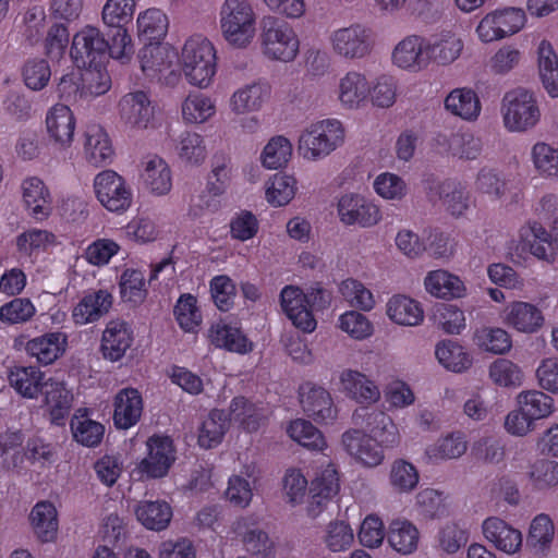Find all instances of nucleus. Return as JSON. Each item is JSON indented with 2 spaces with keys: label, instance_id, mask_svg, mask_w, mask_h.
<instances>
[{
  "label": "nucleus",
  "instance_id": "obj_1",
  "mask_svg": "<svg viewBox=\"0 0 558 558\" xmlns=\"http://www.w3.org/2000/svg\"><path fill=\"white\" fill-rule=\"evenodd\" d=\"M219 16L222 37L230 46L243 49L252 43L256 15L248 0H225Z\"/></svg>",
  "mask_w": 558,
  "mask_h": 558
},
{
  "label": "nucleus",
  "instance_id": "obj_2",
  "mask_svg": "<svg viewBox=\"0 0 558 558\" xmlns=\"http://www.w3.org/2000/svg\"><path fill=\"white\" fill-rule=\"evenodd\" d=\"M181 63L185 77L192 85L207 87L216 73V51L213 44L202 37L190 38L182 48Z\"/></svg>",
  "mask_w": 558,
  "mask_h": 558
},
{
  "label": "nucleus",
  "instance_id": "obj_3",
  "mask_svg": "<svg viewBox=\"0 0 558 558\" xmlns=\"http://www.w3.org/2000/svg\"><path fill=\"white\" fill-rule=\"evenodd\" d=\"M259 28L263 51L268 58L283 62L294 60L299 52V39L286 21L266 15L260 20Z\"/></svg>",
  "mask_w": 558,
  "mask_h": 558
},
{
  "label": "nucleus",
  "instance_id": "obj_4",
  "mask_svg": "<svg viewBox=\"0 0 558 558\" xmlns=\"http://www.w3.org/2000/svg\"><path fill=\"white\" fill-rule=\"evenodd\" d=\"M344 132L338 120H325L312 124L299 140V150L307 159H318L329 155L342 142Z\"/></svg>",
  "mask_w": 558,
  "mask_h": 558
},
{
  "label": "nucleus",
  "instance_id": "obj_5",
  "mask_svg": "<svg viewBox=\"0 0 558 558\" xmlns=\"http://www.w3.org/2000/svg\"><path fill=\"white\" fill-rule=\"evenodd\" d=\"M502 113L506 128L519 132L533 128L541 117L533 94L523 88L506 93Z\"/></svg>",
  "mask_w": 558,
  "mask_h": 558
},
{
  "label": "nucleus",
  "instance_id": "obj_6",
  "mask_svg": "<svg viewBox=\"0 0 558 558\" xmlns=\"http://www.w3.org/2000/svg\"><path fill=\"white\" fill-rule=\"evenodd\" d=\"M108 39L93 26L76 33L72 40L71 57L77 68L102 64L108 54Z\"/></svg>",
  "mask_w": 558,
  "mask_h": 558
},
{
  "label": "nucleus",
  "instance_id": "obj_7",
  "mask_svg": "<svg viewBox=\"0 0 558 558\" xmlns=\"http://www.w3.org/2000/svg\"><path fill=\"white\" fill-rule=\"evenodd\" d=\"M98 201L110 211L126 210L132 203V193L124 179L112 170L98 173L94 182Z\"/></svg>",
  "mask_w": 558,
  "mask_h": 558
},
{
  "label": "nucleus",
  "instance_id": "obj_8",
  "mask_svg": "<svg viewBox=\"0 0 558 558\" xmlns=\"http://www.w3.org/2000/svg\"><path fill=\"white\" fill-rule=\"evenodd\" d=\"M525 15L520 9L508 8L487 14L480 22L476 32L485 43L515 34L524 25Z\"/></svg>",
  "mask_w": 558,
  "mask_h": 558
},
{
  "label": "nucleus",
  "instance_id": "obj_9",
  "mask_svg": "<svg viewBox=\"0 0 558 558\" xmlns=\"http://www.w3.org/2000/svg\"><path fill=\"white\" fill-rule=\"evenodd\" d=\"M355 425L363 424L380 448H393L400 442V434L391 417L385 412L361 408L352 415Z\"/></svg>",
  "mask_w": 558,
  "mask_h": 558
},
{
  "label": "nucleus",
  "instance_id": "obj_10",
  "mask_svg": "<svg viewBox=\"0 0 558 558\" xmlns=\"http://www.w3.org/2000/svg\"><path fill=\"white\" fill-rule=\"evenodd\" d=\"M333 50L347 59H361L371 52V33L360 25L353 24L339 28L331 35Z\"/></svg>",
  "mask_w": 558,
  "mask_h": 558
},
{
  "label": "nucleus",
  "instance_id": "obj_11",
  "mask_svg": "<svg viewBox=\"0 0 558 558\" xmlns=\"http://www.w3.org/2000/svg\"><path fill=\"white\" fill-rule=\"evenodd\" d=\"M148 454L140 463V470L148 477L167 475L175 460L172 440L167 436H153L147 441Z\"/></svg>",
  "mask_w": 558,
  "mask_h": 558
},
{
  "label": "nucleus",
  "instance_id": "obj_12",
  "mask_svg": "<svg viewBox=\"0 0 558 558\" xmlns=\"http://www.w3.org/2000/svg\"><path fill=\"white\" fill-rule=\"evenodd\" d=\"M344 450L359 463L367 468H375L384 460V452L379 444L371 435L353 428L342 435Z\"/></svg>",
  "mask_w": 558,
  "mask_h": 558
},
{
  "label": "nucleus",
  "instance_id": "obj_13",
  "mask_svg": "<svg viewBox=\"0 0 558 558\" xmlns=\"http://www.w3.org/2000/svg\"><path fill=\"white\" fill-rule=\"evenodd\" d=\"M340 220L345 225H359L363 228L375 226L380 220L376 205L360 195H343L338 203Z\"/></svg>",
  "mask_w": 558,
  "mask_h": 558
},
{
  "label": "nucleus",
  "instance_id": "obj_14",
  "mask_svg": "<svg viewBox=\"0 0 558 558\" xmlns=\"http://www.w3.org/2000/svg\"><path fill=\"white\" fill-rule=\"evenodd\" d=\"M119 109L122 121L132 129L145 130L154 119L155 108L148 95L142 90L124 95Z\"/></svg>",
  "mask_w": 558,
  "mask_h": 558
},
{
  "label": "nucleus",
  "instance_id": "obj_15",
  "mask_svg": "<svg viewBox=\"0 0 558 558\" xmlns=\"http://www.w3.org/2000/svg\"><path fill=\"white\" fill-rule=\"evenodd\" d=\"M300 402L307 416L318 423L332 422L337 417L330 393L323 387L305 384L300 388Z\"/></svg>",
  "mask_w": 558,
  "mask_h": 558
},
{
  "label": "nucleus",
  "instance_id": "obj_16",
  "mask_svg": "<svg viewBox=\"0 0 558 558\" xmlns=\"http://www.w3.org/2000/svg\"><path fill=\"white\" fill-rule=\"evenodd\" d=\"M281 307L292 324L304 332L316 328V320L308 310L305 293L298 287L287 286L280 293Z\"/></svg>",
  "mask_w": 558,
  "mask_h": 558
},
{
  "label": "nucleus",
  "instance_id": "obj_17",
  "mask_svg": "<svg viewBox=\"0 0 558 558\" xmlns=\"http://www.w3.org/2000/svg\"><path fill=\"white\" fill-rule=\"evenodd\" d=\"M235 532L241 536L247 553L258 558H272L275 543L268 533L250 518H242L235 523Z\"/></svg>",
  "mask_w": 558,
  "mask_h": 558
},
{
  "label": "nucleus",
  "instance_id": "obj_18",
  "mask_svg": "<svg viewBox=\"0 0 558 558\" xmlns=\"http://www.w3.org/2000/svg\"><path fill=\"white\" fill-rule=\"evenodd\" d=\"M133 342L129 324L124 320H110L102 332L100 350L111 362L122 359Z\"/></svg>",
  "mask_w": 558,
  "mask_h": 558
},
{
  "label": "nucleus",
  "instance_id": "obj_19",
  "mask_svg": "<svg viewBox=\"0 0 558 558\" xmlns=\"http://www.w3.org/2000/svg\"><path fill=\"white\" fill-rule=\"evenodd\" d=\"M483 533L488 542L507 554H515L522 546V534L506 521L492 517L484 521Z\"/></svg>",
  "mask_w": 558,
  "mask_h": 558
},
{
  "label": "nucleus",
  "instance_id": "obj_20",
  "mask_svg": "<svg viewBox=\"0 0 558 558\" xmlns=\"http://www.w3.org/2000/svg\"><path fill=\"white\" fill-rule=\"evenodd\" d=\"M392 61L401 69H423L428 63L425 40L416 35L405 37L395 47Z\"/></svg>",
  "mask_w": 558,
  "mask_h": 558
},
{
  "label": "nucleus",
  "instance_id": "obj_21",
  "mask_svg": "<svg viewBox=\"0 0 558 558\" xmlns=\"http://www.w3.org/2000/svg\"><path fill=\"white\" fill-rule=\"evenodd\" d=\"M505 323L518 331L532 333L543 326L544 316L536 305L515 301L506 307Z\"/></svg>",
  "mask_w": 558,
  "mask_h": 558
},
{
  "label": "nucleus",
  "instance_id": "obj_22",
  "mask_svg": "<svg viewBox=\"0 0 558 558\" xmlns=\"http://www.w3.org/2000/svg\"><path fill=\"white\" fill-rule=\"evenodd\" d=\"M46 126L54 145L66 148L72 144L75 120L68 106H54L47 114Z\"/></svg>",
  "mask_w": 558,
  "mask_h": 558
},
{
  "label": "nucleus",
  "instance_id": "obj_23",
  "mask_svg": "<svg viewBox=\"0 0 558 558\" xmlns=\"http://www.w3.org/2000/svg\"><path fill=\"white\" fill-rule=\"evenodd\" d=\"M143 400L141 393L134 388L122 389L114 400L113 422L116 427L128 429L141 418Z\"/></svg>",
  "mask_w": 558,
  "mask_h": 558
},
{
  "label": "nucleus",
  "instance_id": "obj_24",
  "mask_svg": "<svg viewBox=\"0 0 558 558\" xmlns=\"http://www.w3.org/2000/svg\"><path fill=\"white\" fill-rule=\"evenodd\" d=\"M84 136L86 160L95 167L110 163L113 158V148L105 130L98 124H90L86 128Z\"/></svg>",
  "mask_w": 558,
  "mask_h": 558
},
{
  "label": "nucleus",
  "instance_id": "obj_25",
  "mask_svg": "<svg viewBox=\"0 0 558 558\" xmlns=\"http://www.w3.org/2000/svg\"><path fill=\"white\" fill-rule=\"evenodd\" d=\"M112 305V295L107 290L87 293L73 310L76 324L85 325L106 315Z\"/></svg>",
  "mask_w": 558,
  "mask_h": 558
},
{
  "label": "nucleus",
  "instance_id": "obj_26",
  "mask_svg": "<svg viewBox=\"0 0 558 558\" xmlns=\"http://www.w3.org/2000/svg\"><path fill=\"white\" fill-rule=\"evenodd\" d=\"M141 69L150 78H155L160 73L168 71L174 66L178 58L177 52L168 47L160 44L146 45L141 50Z\"/></svg>",
  "mask_w": 558,
  "mask_h": 558
},
{
  "label": "nucleus",
  "instance_id": "obj_27",
  "mask_svg": "<svg viewBox=\"0 0 558 558\" xmlns=\"http://www.w3.org/2000/svg\"><path fill=\"white\" fill-rule=\"evenodd\" d=\"M342 389L360 403H374L379 400L378 387L364 374L344 369L340 375Z\"/></svg>",
  "mask_w": 558,
  "mask_h": 558
},
{
  "label": "nucleus",
  "instance_id": "obj_28",
  "mask_svg": "<svg viewBox=\"0 0 558 558\" xmlns=\"http://www.w3.org/2000/svg\"><path fill=\"white\" fill-rule=\"evenodd\" d=\"M41 393L45 396V403L49 408L51 422L56 425H62L71 408L73 399L71 392L65 389L62 383L49 379L45 381Z\"/></svg>",
  "mask_w": 558,
  "mask_h": 558
},
{
  "label": "nucleus",
  "instance_id": "obj_29",
  "mask_svg": "<svg viewBox=\"0 0 558 558\" xmlns=\"http://www.w3.org/2000/svg\"><path fill=\"white\" fill-rule=\"evenodd\" d=\"M8 378L10 385L25 398H37L45 387L44 374L35 366H14Z\"/></svg>",
  "mask_w": 558,
  "mask_h": 558
},
{
  "label": "nucleus",
  "instance_id": "obj_30",
  "mask_svg": "<svg viewBox=\"0 0 558 558\" xmlns=\"http://www.w3.org/2000/svg\"><path fill=\"white\" fill-rule=\"evenodd\" d=\"M209 340L217 348H223L236 353H247L252 350V343L242 331L226 324H214L209 329Z\"/></svg>",
  "mask_w": 558,
  "mask_h": 558
},
{
  "label": "nucleus",
  "instance_id": "obj_31",
  "mask_svg": "<svg viewBox=\"0 0 558 558\" xmlns=\"http://www.w3.org/2000/svg\"><path fill=\"white\" fill-rule=\"evenodd\" d=\"M29 520L35 534L41 542L54 539L58 531V519L57 510L51 502H38L32 509Z\"/></svg>",
  "mask_w": 558,
  "mask_h": 558
},
{
  "label": "nucleus",
  "instance_id": "obj_32",
  "mask_svg": "<svg viewBox=\"0 0 558 558\" xmlns=\"http://www.w3.org/2000/svg\"><path fill=\"white\" fill-rule=\"evenodd\" d=\"M138 521L153 531L165 530L172 518V509L166 501H142L135 510Z\"/></svg>",
  "mask_w": 558,
  "mask_h": 558
},
{
  "label": "nucleus",
  "instance_id": "obj_33",
  "mask_svg": "<svg viewBox=\"0 0 558 558\" xmlns=\"http://www.w3.org/2000/svg\"><path fill=\"white\" fill-rule=\"evenodd\" d=\"M146 187L156 195L167 194L172 186L171 171L163 159L153 156L145 162L142 174Z\"/></svg>",
  "mask_w": 558,
  "mask_h": 558
},
{
  "label": "nucleus",
  "instance_id": "obj_34",
  "mask_svg": "<svg viewBox=\"0 0 558 558\" xmlns=\"http://www.w3.org/2000/svg\"><path fill=\"white\" fill-rule=\"evenodd\" d=\"M387 315L399 325L416 326L424 318L420 304L405 295H395L387 304Z\"/></svg>",
  "mask_w": 558,
  "mask_h": 558
},
{
  "label": "nucleus",
  "instance_id": "obj_35",
  "mask_svg": "<svg viewBox=\"0 0 558 558\" xmlns=\"http://www.w3.org/2000/svg\"><path fill=\"white\" fill-rule=\"evenodd\" d=\"M65 338L60 332L46 333L34 338L26 343V351L35 356L41 364L48 365L54 362L63 352L62 343Z\"/></svg>",
  "mask_w": 558,
  "mask_h": 558
},
{
  "label": "nucleus",
  "instance_id": "obj_36",
  "mask_svg": "<svg viewBox=\"0 0 558 558\" xmlns=\"http://www.w3.org/2000/svg\"><path fill=\"white\" fill-rule=\"evenodd\" d=\"M168 17L158 9H149L137 19L138 36L146 45L159 44L168 31Z\"/></svg>",
  "mask_w": 558,
  "mask_h": 558
},
{
  "label": "nucleus",
  "instance_id": "obj_37",
  "mask_svg": "<svg viewBox=\"0 0 558 558\" xmlns=\"http://www.w3.org/2000/svg\"><path fill=\"white\" fill-rule=\"evenodd\" d=\"M425 287L432 295L441 299L461 298L465 290L463 282L446 270L429 272Z\"/></svg>",
  "mask_w": 558,
  "mask_h": 558
},
{
  "label": "nucleus",
  "instance_id": "obj_38",
  "mask_svg": "<svg viewBox=\"0 0 558 558\" xmlns=\"http://www.w3.org/2000/svg\"><path fill=\"white\" fill-rule=\"evenodd\" d=\"M23 199L26 207L36 218L47 217L50 213V195L44 182L31 178L23 182Z\"/></svg>",
  "mask_w": 558,
  "mask_h": 558
},
{
  "label": "nucleus",
  "instance_id": "obj_39",
  "mask_svg": "<svg viewBox=\"0 0 558 558\" xmlns=\"http://www.w3.org/2000/svg\"><path fill=\"white\" fill-rule=\"evenodd\" d=\"M538 69L544 88L553 97H558V57L551 45L543 40L538 46Z\"/></svg>",
  "mask_w": 558,
  "mask_h": 558
},
{
  "label": "nucleus",
  "instance_id": "obj_40",
  "mask_svg": "<svg viewBox=\"0 0 558 558\" xmlns=\"http://www.w3.org/2000/svg\"><path fill=\"white\" fill-rule=\"evenodd\" d=\"M228 414L225 410L214 409L209 416L202 423L198 435V444L205 449L219 445L229 427Z\"/></svg>",
  "mask_w": 558,
  "mask_h": 558
},
{
  "label": "nucleus",
  "instance_id": "obj_41",
  "mask_svg": "<svg viewBox=\"0 0 558 558\" xmlns=\"http://www.w3.org/2000/svg\"><path fill=\"white\" fill-rule=\"evenodd\" d=\"M390 546L401 554H411L417 547L418 531L407 520H393L387 533Z\"/></svg>",
  "mask_w": 558,
  "mask_h": 558
},
{
  "label": "nucleus",
  "instance_id": "obj_42",
  "mask_svg": "<svg viewBox=\"0 0 558 558\" xmlns=\"http://www.w3.org/2000/svg\"><path fill=\"white\" fill-rule=\"evenodd\" d=\"M448 111L464 120L476 119L481 111L478 97L471 89H454L445 99Z\"/></svg>",
  "mask_w": 558,
  "mask_h": 558
},
{
  "label": "nucleus",
  "instance_id": "obj_43",
  "mask_svg": "<svg viewBox=\"0 0 558 558\" xmlns=\"http://www.w3.org/2000/svg\"><path fill=\"white\" fill-rule=\"evenodd\" d=\"M436 357L447 369L461 373L472 365V357L456 341L444 340L435 351Z\"/></svg>",
  "mask_w": 558,
  "mask_h": 558
},
{
  "label": "nucleus",
  "instance_id": "obj_44",
  "mask_svg": "<svg viewBox=\"0 0 558 558\" xmlns=\"http://www.w3.org/2000/svg\"><path fill=\"white\" fill-rule=\"evenodd\" d=\"M531 253L539 259L553 262L555 258L554 235L538 222H533L525 233Z\"/></svg>",
  "mask_w": 558,
  "mask_h": 558
},
{
  "label": "nucleus",
  "instance_id": "obj_45",
  "mask_svg": "<svg viewBox=\"0 0 558 558\" xmlns=\"http://www.w3.org/2000/svg\"><path fill=\"white\" fill-rule=\"evenodd\" d=\"M517 400L521 409L534 421L547 417L554 412V399L539 390L522 391Z\"/></svg>",
  "mask_w": 558,
  "mask_h": 558
},
{
  "label": "nucleus",
  "instance_id": "obj_46",
  "mask_svg": "<svg viewBox=\"0 0 558 558\" xmlns=\"http://www.w3.org/2000/svg\"><path fill=\"white\" fill-rule=\"evenodd\" d=\"M474 341L478 348L494 354H505L512 347L510 335L498 327H484L476 330Z\"/></svg>",
  "mask_w": 558,
  "mask_h": 558
},
{
  "label": "nucleus",
  "instance_id": "obj_47",
  "mask_svg": "<svg viewBox=\"0 0 558 558\" xmlns=\"http://www.w3.org/2000/svg\"><path fill=\"white\" fill-rule=\"evenodd\" d=\"M371 93L369 85L364 75L357 72H349L340 81V100L342 104L353 107L364 100Z\"/></svg>",
  "mask_w": 558,
  "mask_h": 558
},
{
  "label": "nucleus",
  "instance_id": "obj_48",
  "mask_svg": "<svg viewBox=\"0 0 558 558\" xmlns=\"http://www.w3.org/2000/svg\"><path fill=\"white\" fill-rule=\"evenodd\" d=\"M296 181L293 177L276 173L266 184V199L274 206L289 204L295 195Z\"/></svg>",
  "mask_w": 558,
  "mask_h": 558
},
{
  "label": "nucleus",
  "instance_id": "obj_49",
  "mask_svg": "<svg viewBox=\"0 0 558 558\" xmlns=\"http://www.w3.org/2000/svg\"><path fill=\"white\" fill-rule=\"evenodd\" d=\"M229 422L234 421L248 432L256 430L259 426L262 415L255 404L244 397H235L231 401L229 410L226 411Z\"/></svg>",
  "mask_w": 558,
  "mask_h": 558
},
{
  "label": "nucleus",
  "instance_id": "obj_50",
  "mask_svg": "<svg viewBox=\"0 0 558 558\" xmlns=\"http://www.w3.org/2000/svg\"><path fill=\"white\" fill-rule=\"evenodd\" d=\"M288 433L293 440L305 448L323 450L326 446L322 432L310 421L302 418L293 421L288 428Z\"/></svg>",
  "mask_w": 558,
  "mask_h": 558
},
{
  "label": "nucleus",
  "instance_id": "obj_51",
  "mask_svg": "<svg viewBox=\"0 0 558 558\" xmlns=\"http://www.w3.org/2000/svg\"><path fill=\"white\" fill-rule=\"evenodd\" d=\"M71 430L74 439L86 447H95L100 444L105 427L102 424L87 416H74L71 420Z\"/></svg>",
  "mask_w": 558,
  "mask_h": 558
},
{
  "label": "nucleus",
  "instance_id": "obj_52",
  "mask_svg": "<svg viewBox=\"0 0 558 558\" xmlns=\"http://www.w3.org/2000/svg\"><path fill=\"white\" fill-rule=\"evenodd\" d=\"M86 100L106 94L111 87V78L101 64L85 66L81 72Z\"/></svg>",
  "mask_w": 558,
  "mask_h": 558
},
{
  "label": "nucleus",
  "instance_id": "obj_53",
  "mask_svg": "<svg viewBox=\"0 0 558 558\" xmlns=\"http://www.w3.org/2000/svg\"><path fill=\"white\" fill-rule=\"evenodd\" d=\"M339 480L335 469L324 470L319 476L312 481L310 493L312 505L320 507L324 501L331 499L339 492Z\"/></svg>",
  "mask_w": 558,
  "mask_h": 558
},
{
  "label": "nucleus",
  "instance_id": "obj_54",
  "mask_svg": "<svg viewBox=\"0 0 558 558\" xmlns=\"http://www.w3.org/2000/svg\"><path fill=\"white\" fill-rule=\"evenodd\" d=\"M292 155V145L283 136L272 137L262 153V162L268 169L286 166Z\"/></svg>",
  "mask_w": 558,
  "mask_h": 558
},
{
  "label": "nucleus",
  "instance_id": "obj_55",
  "mask_svg": "<svg viewBox=\"0 0 558 558\" xmlns=\"http://www.w3.org/2000/svg\"><path fill=\"white\" fill-rule=\"evenodd\" d=\"M389 480L397 492L410 493L418 483V472L412 463L399 459L391 465Z\"/></svg>",
  "mask_w": 558,
  "mask_h": 558
},
{
  "label": "nucleus",
  "instance_id": "obj_56",
  "mask_svg": "<svg viewBox=\"0 0 558 558\" xmlns=\"http://www.w3.org/2000/svg\"><path fill=\"white\" fill-rule=\"evenodd\" d=\"M268 88L260 84H252L238 90L232 97L233 110L245 112L257 110L268 97Z\"/></svg>",
  "mask_w": 558,
  "mask_h": 558
},
{
  "label": "nucleus",
  "instance_id": "obj_57",
  "mask_svg": "<svg viewBox=\"0 0 558 558\" xmlns=\"http://www.w3.org/2000/svg\"><path fill=\"white\" fill-rule=\"evenodd\" d=\"M215 113L213 101L201 93L191 94L182 105V114L185 121L202 123Z\"/></svg>",
  "mask_w": 558,
  "mask_h": 558
},
{
  "label": "nucleus",
  "instance_id": "obj_58",
  "mask_svg": "<svg viewBox=\"0 0 558 558\" xmlns=\"http://www.w3.org/2000/svg\"><path fill=\"white\" fill-rule=\"evenodd\" d=\"M555 527L547 514L536 515L530 526L526 545L536 549L544 550L553 542Z\"/></svg>",
  "mask_w": 558,
  "mask_h": 558
},
{
  "label": "nucleus",
  "instance_id": "obj_59",
  "mask_svg": "<svg viewBox=\"0 0 558 558\" xmlns=\"http://www.w3.org/2000/svg\"><path fill=\"white\" fill-rule=\"evenodd\" d=\"M134 0H108L102 9V20L109 27H124L133 19Z\"/></svg>",
  "mask_w": 558,
  "mask_h": 558
},
{
  "label": "nucleus",
  "instance_id": "obj_60",
  "mask_svg": "<svg viewBox=\"0 0 558 558\" xmlns=\"http://www.w3.org/2000/svg\"><path fill=\"white\" fill-rule=\"evenodd\" d=\"M25 85L33 90L43 89L49 82L51 70L45 59H29L25 62L22 70Z\"/></svg>",
  "mask_w": 558,
  "mask_h": 558
},
{
  "label": "nucleus",
  "instance_id": "obj_61",
  "mask_svg": "<svg viewBox=\"0 0 558 558\" xmlns=\"http://www.w3.org/2000/svg\"><path fill=\"white\" fill-rule=\"evenodd\" d=\"M196 302V298L192 294H183L174 306V316L180 327L186 331L194 330L201 324L202 315Z\"/></svg>",
  "mask_w": 558,
  "mask_h": 558
},
{
  "label": "nucleus",
  "instance_id": "obj_62",
  "mask_svg": "<svg viewBox=\"0 0 558 558\" xmlns=\"http://www.w3.org/2000/svg\"><path fill=\"white\" fill-rule=\"evenodd\" d=\"M529 477L538 489L558 484V462L538 459L530 466Z\"/></svg>",
  "mask_w": 558,
  "mask_h": 558
},
{
  "label": "nucleus",
  "instance_id": "obj_63",
  "mask_svg": "<svg viewBox=\"0 0 558 558\" xmlns=\"http://www.w3.org/2000/svg\"><path fill=\"white\" fill-rule=\"evenodd\" d=\"M490 379L499 386H519L522 380L521 369L510 360L497 359L489 366Z\"/></svg>",
  "mask_w": 558,
  "mask_h": 558
},
{
  "label": "nucleus",
  "instance_id": "obj_64",
  "mask_svg": "<svg viewBox=\"0 0 558 558\" xmlns=\"http://www.w3.org/2000/svg\"><path fill=\"white\" fill-rule=\"evenodd\" d=\"M468 531L456 522L446 523L438 533V547L446 554H454L468 543Z\"/></svg>",
  "mask_w": 558,
  "mask_h": 558
}]
</instances>
